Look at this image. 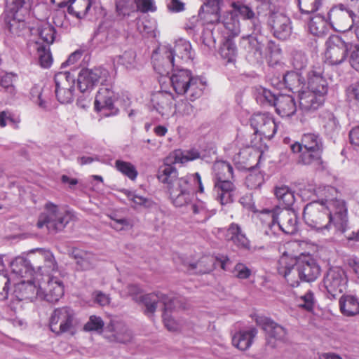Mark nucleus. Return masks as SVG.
Here are the masks:
<instances>
[{
    "mask_svg": "<svg viewBox=\"0 0 359 359\" xmlns=\"http://www.w3.org/2000/svg\"><path fill=\"white\" fill-rule=\"evenodd\" d=\"M108 328L111 332L107 337L111 341L124 344L130 341L132 339L130 331L125 325L121 323L113 324Z\"/></svg>",
    "mask_w": 359,
    "mask_h": 359,
    "instance_id": "nucleus-34",
    "label": "nucleus"
},
{
    "mask_svg": "<svg viewBox=\"0 0 359 359\" xmlns=\"http://www.w3.org/2000/svg\"><path fill=\"white\" fill-rule=\"evenodd\" d=\"M104 322L101 318L93 316L89 321L85 325L84 330L86 331H99L102 329Z\"/></svg>",
    "mask_w": 359,
    "mask_h": 359,
    "instance_id": "nucleus-64",
    "label": "nucleus"
},
{
    "mask_svg": "<svg viewBox=\"0 0 359 359\" xmlns=\"http://www.w3.org/2000/svg\"><path fill=\"white\" fill-rule=\"evenodd\" d=\"M297 263L302 280L313 282L320 276V267L314 259L308 257L299 260Z\"/></svg>",
    "mask_w": 359,
    "mask_h": 359,
    "instance_id": "nucleus-27",
    "label": "nucleus"
},
{
    "mask_svg": "<svg viewBox=\"0 0 359 359\" xmlns=\"http://www.w3.org/2000/svg\"><path fill=\"white\" fill-rule=\"evenodd\" d=\"M16 76L13 74H6L0 78V86L11 95L15 93L13 85Z\"/></svg>",
    "mask_w": 359,
    "mask_h": 359,
    "instance_id": "nucleus-56",
    "label": "nucleus"
},
{
    "mask_svg": "<svg viewBox=\"0 0 359 359\" xmlns=\"http://www.w3.org/2000/svg\"><path fill=\"white\" fill-rule=\"evenodd\" d=\"M226 239L231 241L240 249L250 250V242L237 224H230L226 231Z\"/></svg>",
    "mask_w": 359,
    "mask_h": 359,
    "instance_id": "nucleus-30",
    "label": "nucleus"
},
{
    "mask_svg": "<svg viewBox=\"0 0 359 359\" xmlns=\"http://www.w3.org/2000/svg\"><path fill=\"white\" fill-rule=\"evenodd\" d=\"M257 334V330L249 327L236 332L232 337V344L241 351L248 350L252 344Z\"/></svg>",
    "mask_w": 359,
    "mask_h": 359,
    "instance_id": "nucleus-29",
    "label": "nucleus"
},
{
    "mask_svg": "<svg viewBox=\"0 0 359 359\" xmlns=\"http://www.w3.org/2000/svg\"><path fill=\"white\" fill-rule=\"evenodd\" d=\"M322 0H298L302 13H310L316 11L321 5Z\"/></svg>",
    "mask_w": 359,
    "mask_h": 359,
    "instance_id": "nucleus-59",
    "label": "nucleus"
},
{
    "mask_svg": "<svg viewBox=\"0 0 359 359\" xmlns=\"http://www.w3.org/2000/svg\"><path fill=\"white\" fill-rule=\"evenodd\" d=\"M115 168L121 174L135 181L138 175L135 166L130 162L118 159L115 161Z\"/></svg>",
    "mask_w": 359,
    "mask_h": 359,
    "instance_id": "nucleus-48",
    "label": "nucleus"
},
{
    "mask_svg": "<svg viewBox=\"0 0 359 359\" xmlns=\"http://www.w3.org/2000/svg\"><path fill=\"white\" fill-rule=\"evenodd\" d=\"M174 97L171 93L160 90L153 94L151 102L152 109L163 117H168L173 113Z\"/></svg>",
    "mask_w": 359,
    "mask_h": 359,
    "instance_id": "nucleus-21",
    "label": "nucleus"
},
{
    "mask_svg": "<svg viewBox=\"0 0 359 359\" xmlns=\"http://www.w3.org/2000/svg\"><path fill=\"white\" fill-rule=\"evenodd\" d=\"M191 210L194 215H198L196 219L199 222H205L210 217L208 211L202 201H198L191 205Z\"/></svg>",
    "mask_w": 359,
    "mask_h": 359,
    "instance_id": "nucleus-60",
    "label": "nucleus"
},
{
    "mask_svg": "<svg viewBox=\"0 0 359 359\" xmlns=\"http://www.w3.org/2000/svg\"><path fill=\"white\" fill-rule=\"evenodd\" d=\"M157 178L165 185L172 204L176 207H182V203L189 195L185 176L178 177L176 168L171 164L165 163L158 168Z\"/></svg>",
    "mask_w": 359,
    "mask_h": 359,
    "instance_id": "nucleus-4",
    "label": "nucleus"
},
{
    "mask_svg": "<svg viewBox=\"0 0 359 359\" xmlns=\"http://www.w3.org/2000/svg\"><path fill=\"white\" fill-rule=\"evenodd\" d=\"M74 76L69 72H58L55 75V88L74 89Z\"/></svg>",
    "mask_w": 359,
    "mask_h": 359,
    "instance_id": "nucleus-47",
    "label": "nucleus"
},
{
    "mask_svg": "<svg viewBox=\"0 0 359 359\" xmlns=\"http://www.w3.org/2000/svg\"><path fill=\"white\" fill-rule=\"evenodd\" d=\"M325 198L307 204L303 212L306 224L318 232L325 234L334 227L344 233L348 227L347 209L342 200L330 198L336 193L334 188L327 187L322 190Z\"/></svg>",
    "mask_w": 359,
    "mask_h": 359,
    "instance_id": "nucleus-1",
    "label": "nucleus"
},
{
    "mask_svg": "<svg viewBox=\"0 0 359 359\" xmlns=\"http://www.w3.org/2000/svg\"><path fill=\"white\" fill-rule=\"evenodd\" d=\"M41 39L47 44L53 43L55 37V28L48 22H43L39 29Z\"/></svg>",
    "mask_w": 359,
    "mask_h": 359,
    "instance_id": "nucleus-52",
    "label": "nucleus"
},
{
    "mask_svg": "<svg viewBox=\"0 0 359 359\" xmlns=\"http://www.w3.org/2000/svg\"><path fill=\"white\" fill-rule=\"evenodd\" d=\"M276 96L271 90L259 87L256 89L255 99L259 104L262 106H273L276 102Z\"/></svg>",
    "mask_w": 359,
    "mask_h": 359,
    "instance_id": "nucleus-45",
    "label": "nucleus"
},
{
    "mask_svg": "<svg viewBox=\"0 0 359 359\" xmlns=\"http://www.w3.org/2000/svg\"><path fill=\"white\" fill-rule=\"evenodd\" d=\"M75 323L74 311L67 306L55 309L49 318V327L57 335L72 332Z\"/></svg>",
    "mask_w": 359,
    "mask_h": 359,
    "instance_id": "nucleus-13",
    "label": "nucleus"
},
{
    "mask_svg": "<svg viewBox=\"0 0 359 359\" xmlns=\"http://www.w3.org/2000/svg\"><path fill=\"white\" fill-rule=\"evenodd\" d=\"M275 231L278 229L287 234H294L297 231V217L294 210L277 207Z\"/></svg>",
    "mask_w": 359,
    "mask_h": 359,
    "instance_id": "nucleus-20",
    "label": "nucleus"
},
{
    "mask_svg": "<svg viewBox=\"0 0 359 359\" xmlns=\"http://www.w3.org/2000/svg\"><path fill=\"white\" fill-rule=\"evenodd\" d=\"M323 127L327 133L331 135L337 131L339 128L338 121L332 113L326 112L322 116Z\"/></svg>",
    "mask_w": 359,
    "mask_h": 359,
    "instance_id": "nucleus-53",
    "label": "nucleus"
},
{
    "mask_svg": "<svg viewBox=\"0 0 359 359\" xmlns=\"http://www.w3.org/2000/svg\"><path fill=\"white\" fill-rule=\"evenodd\" d=\"M277 212V207L272 210L264 209L257 215L263 226H266L264 233L267 236L275 233Z\"/></svg>",
    "mask_w": 359,
    "mask_h": 359,
    "instance_id": "nucleus-35",
    "label": "nucleus"
},
{
    "mask_svg": "<svg viewBox=\"0 0 359 359\" xmlns=\"http://www.w3.org/2000/svg\"><path fill=\"white\" fill-rule=\"evenodd\" d=\"M38 54L41 66L43 68L50 67L53 58L49 47L39 46L38 48Z\"/></svg>",
    "mask_w": 359,
    "mask_h": 359,
    "instance_id": "nucleus-58",
    "label": "nucleus"
},
{
    "mask_svg": "<svg viewBox=\"0 0 359 359\" xmlns=\"http://www.w3.org/2000/svg\"><path fill=\"white\" fill-rule=\"evenodd\" d=\"M72 255L76 260L77 267L81 270L91 269L96 264V256L90 252L74 249Z\"/></svg>",
    "mask_w": 359,
    "mask_h": 359,
    "instance_id": "nucleus-32",
    "label": "nucleus"
},
{
    "mask_svg": "<svg viewBox=\"0 0 359 359\" xmlns=\"http://www.w3.org/2000/svg\"><path fill=\"white\" fill-rule=\"evenodd\" d=\"M278 272L292 287L299 285L301 280L297 262L287 255H283L278 261Z\"/></svg>",
    "mask_w": 359,
    "mask_h": 359,
    "instance_id": "nucleus-19",
    "label": "nucleus"
},
{
    "mask_svg": "<svg viewBox=\"0 0 359 359\" xmlns=\"http://www.w3.org/2000/svg\"><path fill=\"white\" fill-rule=\"evenodd\" d=\"M250 126L254 129V133L266 139L272 138L279 128L273 117L267 113L254 114L250 119Z\"/></svg>",
    "mask_w": 359,
    "mask_h": 359,
    "instance_id": "nucleus-16",
    "label": "nucleus"
},
{
    "mask_svg": "<svg viewBox=\"0 0 359 359\" xmlns=\"http://www.w3.org/2000/svg\"><path fill=\"white\" fill-rule=\"evenodd\" d=\"M74 89H60L55 88V95L57 100L61 103H69L73 99V92Z\"/></svg>",
    "mask_w": 359,
    "mask_h": 359,
    "instance_id": "nucleus-62",
    "label": "nucleus"
},
{
    "mask_svg": "<svg viewBox=\"0 0 359 359\" xmlns=\"http://www.w3.org/2000/svg\"><path fill=\"white\" fill-rule=\"evenodd\" d=\"M276 111L281 117H290L294 114L297 106L294 98L288 95H279L275 102Z\"/></svg>",
    "mask_w": 359,
    "mask_h": 359,
    "instance_id": "nucleus-31",
    "label": "nucleus"
},
{
    "mask_svg": "<svg viewBox=\"0 0 359 359\" xmlns=\"http://www.w3.org/2000/svg\"><path fill=\"white\" fill-rule=\"evenodd\" d=\"M200 157L199 153L196 150L189 151H175L173 154L174 163L184 164L190 161H194Z\"/></svg>",
    "mask_w": 359,
    "mask_h": 359,
    "instance_id": "nucleus-51",
    "label": "nucleus"
},
{
    "mask_svg": "<svg viewBox=\"0 0 359 359\" xmlns=\"http://www.w3.org/2000/svg\"><path fill=\"white\" fill-rule=\"evenodd\" d=\"M325 62L330 65H338L347 57L350 44L337 35L330 36L325 43Z\"/></svg>",
    "mask_w": 359,
    "mask_h": 359,
    "instance_id": "nucleus-15",
    "label": "nucleus"
},
{
    "mask_svg": "<svg viewBox=\"0 0 359 359\" xmlns=\"http://www.w3.org/2000/svg\"><path fill=\"white\" fill-rule=\"evenodd\" d=\"M142 290L137 285H128L127 287L121 291L122 297L130 296L136 302L142 303L145 306V313L147 315L153 314L157 307L158 302L165 305L166 309H170L169 303L167 302L168 296L162 293H151L145 295H140Z\"/></svg>",
    "mask_w": 359,
    "mask_h": 359,
    "instance_id": "nucleus-8",
    "label": "nucleus"
},
{
    "mask_svg": "<svg viewBox=\"0 0 359 359\" xmlns=\"http://www.w3.org/2000/svg\"><path fill=\"white\" fill-rule=\"evenodd\" d=\"M30 259L17 257L11 262L13 274L18 277L27 279H38L42 276L41 272L45 268L47 271H54L57 264L53 253L46 249H35L32 251Z\"/></svg>",
    "mask_w": 359,
    "mask_h": 359,
    "instance_id": "nucleus-2",
    "label": "nucleus"
},
{
    "mask_svg": "<svg viewBox=\"0 0 359 359\" xmlns=\"http://www.w3.org/2000/svg\"><path fill=\"white\" fill-rule=\"evenodd\" d=\"M341 312L346 316H353L359 313V301L352 295H343L339 299Z\"/></svg>",
    "mask_w": 359,
    "mask_h": 359,
    "instance_id": "nucleus-37",
    "label": "nucleus"
},
{
    "mask_svg": "<svg viewBox=\"0 0 359 359\" xmlns=\"http://www.w3.org/2000/svg\"><path fill=\"white\" fill-rule=\"evenodd\" d=\"M72 212L65 207L48 202L44 206V212L39 217L36 226L39 229L46 226L50 233L62 231L72 220Z\"/></svg>",
    "mask_w": 359,
    "mask_h": 359,
    "instance_id": "nucleus-6",
    "label": "nucleus"
},
{
    "mask_svg": "<svg viewBox=\"0 0 359 359\" xmlns=\"http://www.w3.org/2000/svg\"><path fill=\"white\" fill-rule=\"evenodd\" d=\"M188 185V197H186L184 203H182V207L189 204L194 198V186L198 185V192L202 194L204 192V187L202 183L201 177L198 172L194 174H189L185 176Z\"/></svg>",
    "mask_w": 359,
    "mask_h": 359,
    "instance_id": "nucleus-38",
    "label": "nucleus"
},
{
    "mask_svg": "<svg viewBox=\"0 0 359 359\" xmlns=\"http://www.w3.org/2000/svg\"><path fill=\"white\" fill-rule=\"evenodd\" d=\"M269 23L275 37L286 40L290 36L292 29L291 21L285 15L273 13L270 16Z\"/></svg>",
    "mask_w": 359,
    "mask_h": 359,
    "instance_id": "nucleus-22",
    "label": "nucleus"
},
{
    "mask_svg": "<svg viewBox=\"0 0 359 359\" xmlns=\"http://www.w3.org/2000/svg\"><path fill=\"white\" fill-rule=\"evenodd\" d=\"M263 182L264 176L260 172L257 170L250 172L248 175L245 181L248 187L251 189L260 187Z\"/></svg>",
    "mask_w": 359,
    "mask_h": 359,
    "instance_id": "nucleus-54",
    "label": "nucleus"
},
{
    "mask_svg": "<svg viewBox=\"0 0 359 359\" xmlns=\"http://www.w3.org/2000/svg\"><path fill=\"white\" fill-rule=\"evenodd\" d=\"M167 302L170 306V309H166L164 305V312L163 314V320L165 327L170 331H177L180 328V325L176 322L169 314L168 312L172 311L177 307H181V301L178 298L170 297L168 296Z\"/></svg>",
    "mask_w": 359,
    "mask_h": 359,
    "instance_id": "nucleus-36",
    "label": "nucleus"
},
{
    "mask_svg": "<svg viewBox=\"0 0 359 359\" xmlns=\"http://www.w3.org/2000/svg\"><path fill=\"white\" fill-rule=\"evenodd\" d=\"M283 80L285 87L290 90L299 94L304 90L305 82L302 73L296 71L288 72L283 76Z\"/></svg>",
    "mask_w": 359,
    "mask_h": 359,
    "instance_id": "nucleus-33",
    "label": "nucleus"
},
{
    "mask_svg": "<svg viewBox=\"0 0 359 359\" xmlns=\"http://www.w3.org/2000/svg\"><path fill=\"white\" fill-rule=\"evenodd\" d=\"M297 305L307 311H311L313 308L315 299L313 293L311 291L306 292L304 295L297 299Z\"/></svg>",
    "mask_w": 359,
    "mask_h": 359,
    "instance_id": "nucleus-57",
    "label": "nucleus"
},
{
    "mask_svg": "<svg viewBox=\"0 0 359 359\" xmlns=\"http://www.w3.org/2000/svg\"><path fill=\"white\" fill-rule=\"evenodd\" d=\"M266 58L270 65H274L278 62L281 58V49L278 45L276 44L271 41L267 39L266 43Z\"/></svg>",
    "mask_w": 359,
    "mask_h": 359,
    "instance_id": "nucleus-50",
    "label": "nucleus"
},
{
    "mask_svg": "<svg viewBox=\"0 0 359 359\" xmlns=\"http://www.w3.org/2000/svg\"><path fill=\"white\" fill-rule=\"evenodd\" d=\"M307 88L325 95L327 92V81L323 76L320 67L314 68L307 74Z\"/></svg>",
    "mask_w": 359,
    "mask_h": 359,
    "instance_id": "nucleus-28",
    "label": "nucleus"
},
{
    "mask_svg": "<svg viewBox=\"0 0 359 359\" xmlns=\"http://www.w3.org/2000/svg\"><path fill=\"white\" fill-rule=\"evenodd\" d=\"M219 26L222 25L227 31L228 37L237 36L240 32V25L238 19L232 13H228L223 22H217Z\"/></svg>",
    "mask_w": 359,
    "mask_h": 359,
    "instance_id": "nucleus-43",
    "label": "nucleus"
},
{
    "mask_svg": "<svg viewBox=\"0 0 359 359\" xmlns=\"http://www.w3.org/2000/svg\"><path fill=\"white\" fill-rule=\"evenodd\" d=\"M274 194L277 199L285 206L292 205L295 201L294 192L287 186L276 187Z\"/></svg>",
    "mask_w": 359,
    "mask_h": 359,
    "instance_id": "nucleus-44",
    "label": "nucleus"
},
{
    "mask_svg": "<svg viewBox=\"0 0 359 359\" xmlns=\"http://www.w3.org/2000/svg\"><path fill=\"white\" fill-rule=\"evenodd\" d=\"M192 49L189 41L180 39L174 47L163 46L158 48L152 56L154 68L160 74L170 73V69L177 64L182 67L184 62L192 60Z\"/></svg>",
    "mask_w": 359,
    "mask_h": 359,
    "instance_id": "nucleus-3",
    "label": "nucleus"
},
{
    "mask_svg": "<svg viewBox=\"0 0 359 359\" xmlns=\"http://www.w3.org/2000/svg\"><path fill=\"white\" fill-rule=\"evenodd\" d=\"M219 53L222 57L226 60L228 62L235 60L237 55V48L232 39H226L220 48Z\"/></svg>",
    "mask_w": 359,
    "mask_h": 359,
    "instance_id": "nucleus-46",
    "label": "nucleus"
},
{
    "mask_svg": "<svg viewBox=\"0 0 359 359\" xmlns=\"http://www.w3.org/2000/svg\"><path fill=\"white\" fill-rule=\"evenodd\" d=\"M116 8L118 15H129L137 11V0H116Z\"/></svg>",
    "mask_w": 359,
    "mask_h": 359,
    "instance_id": "nucleus-49",
    "label": "nucleus"
},
{
    "mask_svg": "<svg viewBox=\"0 0 359 359\" xmlns=\"http://www.w3.org/2000/svg\"><path fill=\"white\" fill-rule=\"evenodd\" d=\"M215 180L233 179V168L231 164L224 161H217L212 166Z\"/></svg>",
    "mask_w": 359,
    "mask_h": 359,
    "instance_id": "nucleus-39",
    "label": "nucleus"
},
{
    "mask_svg": "<svg viewBox=\"0 0 359 359\" xmlns=\"http://www.w3.org/2000/svg\"><path fill=\"white\" fill-rule=\"evenodd\" d=\"M220 0H206L205 3V12L212 15L210 22L214 23L219 20L218 12Z\"/></svg>",
    "mask_w": 359,
    "mask_h": 359,
    "instance_id": "nucleus-55",
    "label": "nucleus"
},
{
    "mask_svg": "<svg viewBox=\"0 0 359 359\" xmlns=\"http://www.w3.org/2000/svg\"><path fill=\"white\" fill-rule=\"evenodd\" d=\"M112 79L110 76V81L101 84L95 100V109L97 111L103 109L113 110L114 102L116 99L115 94L112 90Z\"/></svg>",
    "mask_w": 359,
    "mask_h": 359,
    "instance_id": "nucleus-23",
    "label": "nucleus"
},
{
    "mask_svg": "<svg viewBox=\"0 0 359 359\" xmlns=\"http://www.w3.org/2000/svg\"><path fill=\"white\" fill-rule=\"evenodd\" d=\"M67 11L69 14L81 19L90 12V4L88 0H74L68 6Z\"/></svg>",
    "mask_w": 359,
    "mask_h": 359,
    "instance_id": "nucleus-40",
    "label": "nucleus"
},
{
    "mask_svg": "<svg viewBox=\"0 0 359 359\" xmlns=\"http://www.w3.org/2000/svg\"><path fill=\"white\" fill-rule=\"evenodd\" d=\"M255 322L266 332L268 344H271L272 347L276 346L275 341H283L286 338L287 330L285 328L271 319L262 316H257Z\"/></svg>",
    "mask_w": 359,
    "mask_h": 359,
    "instance_id": "nucleus-18",
    "label": "nucleus"
},
{
    "mask_svg": "<svg viewBox=\"0 0 359 359\" xmlns=\"http://www.w3.org/2000/svg\"><path fill=\"white\" fill-rule=\"evenodd\" d=\"M267 39L261 34H250L243 36L240 47L245 53L247 60L252 63L262 62L266 57V43Z\"/></svg>",
    "mask_w": 359,
    "mask_h": 359,
    "instance_id": "nucleus-11",
    "label": "nucleus"
},
{
    "mask_svg": "<svg viewBox=\"0 0 359 359\" xmlns=\"http://www.w3.org/2000/svg\"><path fill=\"white\" fill-rule=\"evenodd\" d=\"M294 153H300L298 162L303 165L321 163V154L323 147L321 138L315 133H306L301 142H295L291 145Z\"/></svg>",
    "mask_w": 359,
    "mask_h": 359,
    "instance_id": "nucleus-7",
    "label": "nucleus"
},
{
    "mask_svg": "<svg viewBox=\"0 0 359 359\" xmlns=\"http://www.w3.org/2000/svg\"><path fill=\"white\" fill-rule=\"evenodd\" d=\"M348 99L359 107V82L350 85L346 88Z\"/></svg>",
    "mask_w": 359,
    "mask_h": 359,
    "instance_id": "nucleus-63",
    "label": "nucleus"
},
{
    "mask_svg": "<svg viewBox=\"0 0 359 359\" xmlns=\"http://www.w3.org/2000/svg\"><path fill=\"white\" fill-rule=\"evenodd\" d=\"M323 94L306 88L299 94L300 109L305 113L318 109L324 102Z\"/></svg>",
    "mask_w": 359,
    "mask_h": 359,
    "instance_id": "nucleus-25",
    "label": "nucleus"
},
{
    "mask_svg": "<svg viewBox=\"0 0 359 359\" xmlns=\"http://www.w3.org/2000/svg\"><path fill=\"white\" fill-rule=\"evenodd\" d=\"M47 270L48 269L45 268L41 272L42 276L37 279L40 290V299L55 303L63 295L64 286L60 278L52 275V273L55 272L57 269L50 271H47Z\"/></svg>",
    "mask_w": 359,
    "mask_h": 359,
    "instance_id": "nucleus-9",
    "label": "nucleus"
},
{
    "mask_svg": "<svg viewBox=\"0 0 359 359\" xmlns=\"http://www.w3.org/2000/svg\"><path fill=\"white\" fill-rule=\"evenodd\" d=\"M308 62V58L306 54L301 51H297L294 53L292 57V65L296 70H302Z\"/></svg>",
    "mask_w": 359,
    "mask_h": 359,
    "instance_id": "nucleus-61",
    "label": "nucleus"
},
{
    "mask_svg": "<svg viewBox=\"0 0 359 359\" xmlns=\"http://www.w3.org/2000/svg\"><path fill=\"white\" fill-rule=\"evenodd\" d=\"M169 80L173 90L178 95L189 93L193 100L200 97L205 89V83L197 76H193L191 72L179 66L172 67Z\"/></svg>",
    "mask_w": 359,
    "mask_h": 359,
    "instance_id": "nucleus-5",
    "label": "nucleus"
},
{
    "mask_svg": "<svg viewBox=\"0 0 359 359\" xmlns=\"http://www.w3.org/2000/svg\"><path fill=\"white\" fill-rule=\"evenodd\" d=\"M14 294L20 301H33L36 297L40 298V290L37 279H27V280L20 281L16 285Z\"/></svg>",
    "mask_w": 359,
    "mask_h": 359,
    "instance_id": "nucleus-24",
    "label": "nucleus"
},
{
    "mask_svg": "<svg viewBox=\"0 0 359 359\" xmlns=\"http://www.w3.org/2000/svg\"><path fill=\"white\" fill-rule=\"evenodd\" d=\"M347 281L345 271L339 267H333L325 275L323 286L330 298L334 299L345 290Z\"/></svg>",
    "mask_w": 359,
    "mask_h": 359,
    "instance_id": "nucleus-17",
    "label": "nucleus"
},
{
    "mask_svg": "<svg viewBox=\"0 0 359 359\" xmlns=\"http://www.w3.org/2000/svg\"><path fill=\"white\" fill-rule=\"evenodd\" d=\"M29 0H6V23L10 31L18 34L25 28V19L29 13Z\"/></svg>",
    "mask_w": 359,
    "mask_h": 359,
    "instance_id": "nucleus-10",
    "label": "nucleus"
},
{
    "mask_svg": "<svg viewBox=\"0 0 359 359\" xmlns=\"http://www.w3.org/2000/svg\"><path fill=\"white\" fill-rule=\"evenodd\" d=\"M327 29V22L325 18L316 15L311 18L309 23V30L314 36H320L323 35Z\"/></svg>",
    "mask_w": 359,
    "mask_h": 359,
    "instance_id": "nucleus-41",
    "label": "nucleus"
},
{
    "mask_svg": "<svg viewBox=\"0 0 359 359\" xmlns=\"http://www.w3.org/2000/svg\"><path fill=\"white\" fill-rule=\"evenodd\" d=\"M110 74L102 67L83 68L78 74L77 86L82 93L92 90L98 84L110 81Z\"/></svg>",
    "mask_w": 359,
    "mask_h": 359,
    "instance_id": "nucleus-12",
    "label": "nucleus"
},
{
    "mask_svg": "<svg viewBox=\"0 0 359 359\" xmlns=\"http://www.w3.org/2000/svg\"><path fill=\"white\" fill-rule=\"evenodd\" d=\"M356 20L355 14L343 4L332 7L328 13L330 25L339 32L352 30Z\"/></svg>",
    "mask_w": 359,
    "mask_h": 359,
    "instance_id": "nucleus-14",
    "label": "nucleus"
},
{
    "mask_svg": "<svg viewBox=\"0 0 359 359\" xmlns=\"http://www.w3.org/2000/svg\"><path fill=\"white\" fill-rule=\"evenodd\" d=\"M214 191L216 194V200L221 205H225L233 201L236 187L230 179L215 180Z\"/></svg>",
    "mask_w": 359,
    "mask_h": 359,
    "instance_id": "nucleus-26",
    "label": "nucleus"
},
{
    "mask_svg": "<svg viewBox=\"0 0 359 359\" xmlns=\"http://www.w3.org/2000/svg\"><path fill=\"white\" fill-rule=\"evenodd\" d=\"M114 62L127 69H134L137 66L136 53L131 49L126 50L123 54L116 56Z\"/></svg>",
    "mask_w": 359,
    "mask_h": 359,
    "instance_id": "nucleus-42",
    "label": "nucleus"
}]
</instances>
